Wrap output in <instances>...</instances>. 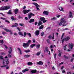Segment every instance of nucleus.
<instances>
[{
    "label": "nucleus",
    "instance_id": "obj_58",
    "mask_svg": "<svg viewBox=\"0 0 74 74\" xmlns=\"http://www.w3.org/2000/svg\"><path fill=\"white\" fill-rule=\"evenodd\" d=\"M5 22H8V23H10V21H8V20H5Z\"/></svg>",
    "mask_w": 74,
    "mask_h": 74
},
{
    "label": "nucleus",
    "instance_id": "obj_1",
    "mask_svg": "<svg viewBox=\"0 0 74 74\" xmlns=\"http://www.w3.org/2000/svg\"><path fill=\"white\" fill-rule=\"evenodd\" d=\"M67 23H66V20L64 19V18H62L61 19V21L59 24V26H61L62 25L63 26H65L67 25Z\"/></svg>",
    "mask_w": 74,
    "mask_h": 74
},
{
    "label": "nucleus",
    "instance_id": "obj_10",
    "mask_svg": "<svg viewBox=\"0 0 74 74\" xmlns=\"http://www.w3.org/2000/svg\"><path fill=\"white\" fill-rule=\"evenodd\" d=\"M33 4L34 5H35L37 10H40V9L38 8V7H39V5L37 3H33Z\"/></svg>",
    "mask_w": 74,
    "mask_h": 74
},
{
    "label": "nucleus",
    "instance_id": "obj_24",
    "mask_svg": "<svg viewBox=\"0 0 74 74\" xmlns=\"http://www.w3.org/2000/svg\"><path fill=\"white\" fill-rule=\"evenodd\" d=\"M42 24V22L41 21H40L38 23V26H40V25H41Z\"/></svg>",
    "mask_w": 74,
    "mask_h": 74
},
{
    "label": "nucleus",
    "instance_id": "obj_7",
    "mask_svg": "<svg viewBox=\"0 0 74 74\" xmlns=\"http://www.w3.org/2000/svg\"><path fill=\"white\" fill-rule=\"evenodd\" d=\"M28 17L29 19H30L32 18V16H34L35 15L32 13H29L28 14Z\"/></svg>",
    "mask_w": 74,
    "mask_h": 74
},
{
    "label": "nucleus",
    "instance_id": "obj_8",
    "mask_svg": "<svg viewBox=\"0 0 74 74\" xmlns=\"http://www.w3.org/2000/svg\"><path fill=\"white\" fill-rule=\"evenodd\" d=\"M40 19L41 21H43V23H45L47 21V20H45V19L44 17H41L40 18Z\"/></svg>",
    "mask_w": 74,
    "mask_h": 74
},
{
    "label": "nucleus",
    "instance_id": "obj_34",
    "mask_svg": "<svg viewBox=\"0 0 74 74\" xmlns=\"http://www.w3.org/2000/svg\"><path fill=\"white\" fill-rule=\"evenodd\" d=\"M25 52H26V53H28V52H30V50H25L24 51Z\"/></svg>",
    "mask_w": 74,
    "mask_h": 74
},
{
    "label": "nucleus",
    "instance_id": "obj_32",
    "mask_svg": "<svg viewBox=\"0 0 74 74\" xmlns=\"http://www.w3.org/2000/svg\"><path fill=\"white\" fill-rule=\"evenodd\" d=\"M43 27H44V25H41L40 27H39V29H43Z\"/></svg>",
    "mask_w": 74,
    "mask_h": 74
},
{
    "label": "nucleus",
    "instance_id": "obj_52",
    "mask_svg": "<svg viewBox=\"0 0 74 74\" xmlns=\"http://www.w3.org/2000/svg\"><path fill=\"white\" fill-rule=\"evenodd\" d=\"M63 36H64V34H63L61 37V39H62L63 38Z\"/></svg>",
    "mask_w": 74,
    "mask_h": 74
},
{
    "label": "nucleus",
    "instance_id": "obj_38",
    "mask_svg": "<svg viewBox=\"0 0 74 74\" xmlns=\"http://www.w3.org/2000/svg\"><path fill=\"white\" fill-rule=\"evenodd\" d=\"M11 19L13 20V21H15V19L14 18L13 16H12L11 17Z\"/></svg>",
    "mask_w": 74,
    "mask_h": 74
},
{
    "label": "nucleus",
    "instance_id": "obj_3",
    "mask_svg": "<svg viewBox=\"0 0 74 74\" xmlns=\"http://www.w3.org/2000/svg\"><path fill=\"white\" fill-rule=\"evenodd\" d=\"M10 7L9 6H5L1 7L0 8V11H4L5 10H7L8 9H10Z\"/></svg>",
    "mask_w": 74,
    "mask_h": 74
},
{
    "label": "nucleus",
    "instance_id": "obj_27",
    "mask_svg": "<svg viewBox=\"0 0 74 74\" xmlns=\"http://www.w3.org/2000/svg\"><path fill=\"white\" fill-rule=\"evenodd\" d=\"M8 14H9V15H11L12 14V13H11V10H10L9 12H8Z\"/></svg>",
    "mask_w": 74,
    "mask_h": 74
},
{
    "label": "nucleus",
    "instance_id": "obj_39",
    "mask_svg": "<svg viewBox=\"0 0 74 74\" xmlns=\"http://www.w3.org/2000/svg\"><path fill=\"white\" fill-rule=\"evenodd\" d=\"M40 53H41L40 52H39L37 53H36V55H37V56H39V55H40Z\"/></svg>",
    "mask_w": 74,
    "mask_h": 74
},
{
    "label": "nucleus",
    "instance_id": "obj_36",
    "mask_svg": "<svg viewBox=\"0 0 74 74\" xmlns=\"http://www.w3.org/2000/svg\"><path fill=\"white\" fill-rule=\"evenodd\" d=\"M27 34L28 36H29V37H31V34H30V33H28Z\"/></svg>",
    "mask_w": 74,
    "mask_h": 74
},
{
    "label": "nucleus",
    "instance_id": "obj_16",
    "mask_svg": "<svg viewBox=\"0 0 74 74\" xmlns=\"http://www.w3.org/2000/svg\"><path fill=\"white\" fill-rule=\"evenodd\" d=\"M36 36H38L40 34V31L38 30L36 31L35 32Z\"/></svg>",
    "mask_w": 74,
    "mask_h": 74
},
{
    "label": "nucleus",
    "instance_id": "obj_31",
    "mask_svg": "<svg viewBox=\"0 0 74 74\" xmlns=\"http://www.w3.org/2000/svg\"><path fill=\"white\" fill-rule=\"evenodd\" d=\"M40 45H36V48L37 49H38L40 48Z\"/></svg>",
    "mask_w": 74,
    "mask_h": 74
},
{
    "label": "nucleus",
    "instance_id": "obj_45",
    "mask_svg": "<svg viewBox=\"0 0 74 74\" xmlns=\"http://www.w3.org/2000/svg\"><path fill=\"white\" fill-rule=\"evenodd\" d=\"M54 59H56V53H55L54 55Z\"/></svg>",
    "mask_w": 74,
    "mask_h": 74
},
{
    "label": "nucleus",
    "instance_id": "obj_55",
    "mask_svg": "<svg viewBox=\"0 0 74 74\" xmlns=\"http://www.w3.org/2000/svg\"><path fill=\"white\" fill-rule=\"evenodd\" d=\"M73 59H74V58H72L71 60V62H73Z\"/></svg>",
    "mask_w": 74,
    "mask_h": 74
},
{
    "label": "nucleus",
    "instance_id": "obj_44",
    "mask_svg": "<svg viewBox=\"0 0 74 74\" xmlns=\"http://www.w3.org/2000/svg\"><path fill=\"white\" fill-rule=\"evenodd\" d=\"M19 25L21 26H23L24 25V24H23V23H20L19 24Z\"/></svg>",
    "mask_w": 74,
    "mask_h": 74
},
{
    "label": "nucleus",
    "instance_id": "obj_20",
    "mask_svg": "<svg viewBox=\"0 0 74 74\" xmlns=\"http://www.w3.org/2000/svg\"><path fill=\"white\" fill-rule=\"evenodd\" d=\"M36 71L37 70H33L31 71V73H36Z\"/></svg>",
    "mask_w": 74,
    "mask_h": 74
},
{
    "label": "nucleus",
    "instance_id": "obj_17",
    "mask_svg": "<svg viewBox=\"0 0 74 74\" xmlns=\"http://www.w3.org/2000/svg\"><path fill=\"white\" fill-rule=\"evenodd\" d=\"M29 70V69H25L24 70H23L22 71V72L23 73H25V72H26V71H28Z\"/></svg>",
    "mask_w": 74,
    "mask_h": 74
},
{
    "label": "nucleus",
    "instance_id": "obj_6",
    "mask_svg": "<svg viewBox=\"0 0 74 74\" xmlns=\"http://www.w3.org/2000/svg\"><path fill=\"white\" fill-rule=\"evenodd\" d=\"M30 11H31L30 10H23V12L24 14H26L29 13V12H30Z\"/></svg>",
    "mask_w": 74,
    "mask_h": 74
},
{
    "label": "nucleus",
    "instance_id": "obj_33",
    "mask_svg": "<svg viewBox=\"0 0 74 74\" xmlns=\"http://www.w3.org/2000/svg\"><path fill=\"white\" fill-rule=\"evenodd\" d=\"M30 43H31V40H29L27 42V44H28L29 45V44H30Z\"/></svg>",
    "mask_w": 74,
    "mask_h": 74
},
{
    "label": "nucleus",
    "instance_id": "obj_59",
    "mask_svg": "<svg viewBox=\"0 0 74 74\" xmlns=\"http://www.w3.org/2000/svg\"><path fill=\"white\" fill-rule=\"evenodd\" d=\"M25 20H28V18H27V17H25Z\"/></svg>",
    "mask_w": 74,
    "mask_h": 74
},
{
    "label": "nucleus",
    "instance_id": "obj_19",
    "mask_svg": "<svg viewBox=\"0 0 74 74\" xmlns=\"http://www.w3.org/2000/svg\"><path fill=\"white\" fill-rule=\"evenodd\" d=\"M59 10L60 11H62L64 12V10H63V8L62 7H60L59 8Z\"/></svg>",
    "mask_w": 74,
    "mask_h": 74
},
{
    "label": "nucleus",
    "instance_id": "obj_41",
    "mask_svg": "<svg viewBox=\"0 0 74 74\" xmlns=\"http://www.w3.org/2000/svg\"><path fill=\"white\" fill-rule=\"evenodd\" d=\"M0 19H3V20H5V19H6L5 18H4L3 17H1Z\"/></svg>",
    "mask_w": 74,
    "mask_h": 74
},
{
    "label": "nucleus",
    "instance_id": "obj_15",
    "mask_svg": "<svg viewBox=\"0 0 74 74\" xmlns=\"http://www.w3.org/2000/svg\"><path fill=\"white\" fill-rule=\"evenodd\" d=\"M37 64H39L40 65L42 66V65L43 64V62H42V61H40L39 62H37Z\"/></svg>",
    "mask_w": 74,
    "mask_h": 74
},
{
    "label": "nucleus",
    "instance_id": "obj_26",
    "mask_svg": "<svg viewBox=\"0 0 74 74\" xmlns=\"http://www.w3.org/2000/svg\"><path fill=\"white\" fill-rule=\"evenodd\" d=\"M15 13V14H17L18 12V9H16L14 11Z\"/></svg>",
    "mask_w": 74,
    "mask_h": 74
},
{
    "label": "nucleus",
    "instance_id": "obj_54",
    "mask_svg": "<svg viewBox=\"0 0 74 74\" xmlns=\"http://www.w3.org/2000/svg\"><path fill=\"white\" fill-rule=\"evenodd\" d=\"M49 39H51V38H52V36H51L50 35L49 36Z\"/></svg>",
    "mask_w": 74,
    "mask_h": 74
},
{
    "label": "nucleus",
    "instance_id": "obj_12",
    "mask_svg": "<svg viewBox=\"0 0 74 74\" xmlns=\"http://www.w3.org/2000/svg\"><path fill=\"white\" fill-rule=\"evenodd\" d=\"M69 18H73V16L72 15V13L71 12H69Z\"/></svg>",
    "mask_w": 74,
    "mask_h": 74
},
{
    "label": "nucleus",
    "instance_id": "obj_37",
    "mask_svg": "<svg viewBox=\"0 0 74 74\" xmlns=\"http://www.w3.org/2000/svg\"><path fill=\"white\" fill-rule=\"evenodd\" d=\"M14 27H16L18 26V24L17 23H15L14 25Z\"/></svg>",
    "mask_w": 74,
    "mask_h": 74
},
{
    "label": "nucleus",
    "instance_id": "obj_4",
    "mask_svg": "<svg viewBox=\"0 0 74 74\" xmlns=\"http://www.w3.org/2000/svg\"><path fill=\"white\" fill-rule=\"evenodd\" d=\"M8 52L9 54H8V56L9 58H11V55H12V49H11V47L9 48V50L8 51Z\"/></svg>",
    "mask_w": 74,
    "mask_h": 74
},
{
    "label": "nucleus",
    "instance_id": "obj_56",
    "mask_svg": "<svg viewBox=\"0 0 74 74\" xmlns=\"http://www.w3.org/2000/svg\"><path fill=\"white\" fill-rule=\"evenodd\" d=\"M26 7L25 6H24L23 8V10H25L26 9Z\"/></svg>",
    "mask_w": 74,
    "mask_h": 74
},
{
    "label": "nucleus",
    "instance_id": "obj_18",
    "mask_svg": "<svg viewBox=\"0 0 74 74\" xmlns=\"http://www.w3.org/2000/svg\"><path fill=\"white\" fill-rule=\"evenodd\" d=\"M18 50L19 51L20 55H22V51H21V49L19 48H18Z\"/></svg>",
    "mask_w": 74,
    "mask_h": 74
},
{
    "label": "nucleus",
    "instance_id": "obj_61",
    "mask_svg": "<svg viewBox=\"0 0 74 74\" xmlns=\"http://www.w3.org/2000/svg\"><path fill=\"white\" fill-rule=\"evenodd\" d=\"M52 69L53 70H55V67H54V66H53L52 67Z\"/></svg>",
    "mask_w": 74,
    "mask_h": 74
},
{
    "label": "nucleus",
    "instance_id": "obj_43",
    "mask_svg": "<svg viewBox=\"0 0 74 74\" xmlns=\"http://www.w3.org/2000/svg\"><path fill=\"white\" fill-rule=\"evenodd\" d=\"M26 34H26V32H25L24 33V37H25V36H26Z\"/></svg>",
    "mask_w": 74,
    "mask_h": 74
},
{
    "label": "nucleus",
    "instance_id": "obj_51",
    "mask_svg": "<svg viewBox=\"0 0 74 74\" xmlns=\"http://www.w3.org/2000/svg\"><path fill=\"white\" fill-rule=\"evenodd\" d=\"M62 64H63V62H62L61 63H60L59 64V66H60V65H61Z\"/></svg>",
    "mask_w": 74,
    "mask_h": 74
},
{
    "label": "nucleus",
    "instance_id": "obj_35",
    "mask_svg": "<svg viewBox=\"0 0 74 74\" xmlns=\"http://www.w3.org/2000/svg\"><path fill=\"white\" fill-rule=\"evenodd\" d=\"M67 47V45H65L64 47V50H66L67 49L66 47Z\"/></svg>",
    "mask_w": 74,
    "mask_h": 74
},
{
    "label": "nucleus",
    "instance_id": "obj_64",
    "mask_svg": "<svg viewBox=\"0 0 74 74\" xmlns=\"http://www.w3.org/2000/svg\"><path fill=\"white\" fill-rule=\"evenodd\" d=\"M67 74H71V73L70 72H68L67 73Z\"/></svg>",
    "mask_w": 74,
    "mask_h": 74
},
{
    "label": "nucleus",
    "instance_id": "obj_23",
    "mask_svg": "<svg viewBox=\"0 0 74 74\" xmlns=\"http://www.w3.org/2000/svg\"><path fill=\"white\" fill-rule=\"evenodd\" d=\"M56 19H57V18L55 17H53L51 18V20L52 21H55V20H56Z\"/></svg>",
    "mask_w": 74,
    "mask_h": 74
},
{
    "label": "nucleus",
    "instance_id": "obj_42",
    "mask_svg": "<svg viewBox=\"0 0 74 74\" xmlns=\"http://www.w3.org/2000/svg\"><path fill=\"white\" fill-rule=\"evenodd\" d=\"M44 34V32H42L41 34V36H43Z\"/></svg>",
    "mask_w": 74,
    "mask_h": 74
},
{
    "label": "nucleus",
    "instance_id": "obj_11",
    "mask_svg": "<svg viewBox=\"0 0 74 74\" xmlns=\"http://www.w3.org/2000/svg\"><path fill=\"white\" fill-rule=\"evenodd\" d=\"M23 46L24 48H26L27 47H29V44H27V43H23Z\"/></svg>",
    "mask_w": 74,
    "mask_h": 74
},
{
    "label": "nucleus",
    "instance_id": "obj_9",
    "mask_svg": "<svg viewBox=\"0 0 74 74\" xmlns=\"http://www.w3.org/2000/svg\"><path fill=\"white\" fill-rule=\"evenodd\" d=\"M69 49H73V47H74V45L72 43H69Z\"/></svg>",
    "mask_w": 74,
    "mask_h": 74
},
{
    "label": "nucleus",
    "instance_id": "obj_40",
    "mask_svg": "<svg viewBox=\"0 0 74 74\" xmlns=\"http://www.w3.org/2000/svg\"><path fill=\"white\" fill-rule=\"evenodd\" d=\"M4 59V58L2 56H0V59L3 60Z\"/></svg>",
    "mask_w": 74,
    "mask_h": 74
},
{
    "label": "nucleus",
    "instance_id": "obj_46",
    "mask_svg": "<svg viewBox=\"0 0 74 74\" xmlns=\"http://www.w3.org/2000/svg\"><path fill=\"white\" fill-rule=\"evenodd\" d=\"M64 41H65V38H64L62 40V43H63L64 42Z\"/></svg>",
    "mask_w": 74,
    "mask_h": 74
},
{
    "label": "nucleus",
    "instance_id": "obj_53",
    "mask_svg": "<svg viewBox=\"0 0 74 74\" xmlns=\"http://www.w3.org/2000/svg\"><path fill=\"white\" fill-rule=\"evenodd\" d=\"M61 53H59L58 54V56H61Z\"/></svg>",
    "mask_w": 74,
    "mask_h": 74
},
{
    "label": "nucleus",
    "instance_id": "obj_2",
    "mask_svg": "<svg viewBox=\"0 0 74 74\" xmlns=\"http://www.w3.org/2000/svg\"><path fill=\"white\" fill-rule=\"evenodd\" d=\"M8 61V59H7V60H6V62L5 60H3V65L1 66V68H4V67H7V66L8 65L7 64L9 63V62Z\"/></svg>",
    "mask_w": 74,
    "mask_h": 74
},
{
    "label": "nucleus",
    "instance_id": "obj_22",
    "mask_svg": "<svg viewBox=\"0 0 74 74\" xmlns=\"http://www.w3.org/2000/svg\"><path fill=\"white\" fill-rule=\"evenodd\" d=\"M27 64L28 65V66H31V65L33 64V63L31 62H29L27 63Z\"/></svg>",
    "mask_w": 74,
    "mask_h": 74
},
{
    "label": "nucleus",
    "instance_id": "obj_49",
    "mask_svg": "<svg viewBox=\"0 0 74 74\" xmlns=\"http://www.w3.org/2000/svg\"><path fill=\"white\" fill-rule=\"evenodd\" d=\"M47 42H48V43H49V42H50L49 41V39H47L46 40Z\"/></svg>",
    "mask_w": 74,
    "mask_h": 74
},
{
    "label": "nucleus",
    "instance_id": "obj_57",
    "mask_svg": "<svg viewBox=\"0 0 74 74\" xmlns=\"http://www.w3.org/2000/svg\"><path fill=\"white\" fill-rule=\"evenodd\" d=\"M60 15H59L57 16V17L58 18H59V17H60Z\"/></svg>",
    "mask_w": 74,
    "mask_h": 74
},
{
    "label": "nucleus",
    "instance_id": "obj_62",
    "mask_svg": "<svg viewBox=\"0 0 74 74\" xmlns=\"http://www.w3.org/2000/svg\"><path fill=\"white\" fill-rule=\"evenodd\" d=\"M47 30H49L50 29V27H48L47 28Z\"/></svg>",
    "mask_w": 74,
    "mask_h": 74
},
{
    "label": "nucleus",
    "instance_id": "obj_48",
    "mask_svg": "<svg viewBox=\"0 0 74 74\" xmlns=\"http://www.w3.org/2000/svg\"><path fill=\"white\" fill-rule=\"evenodd\" d=\"M32 41L34 43L35 42H36V40H35V39H32Z\"/></svg>",
    "mask_w": 74,
    "mask_h": 74
},
{
    "label": "nucleus",
    "instance_id": "obj_21",
    "mask_svg": "<svg viewBox=\"0 0 74 74\" xmlns=\"http://www.w3.org/2000/svg\"><path fill=\"white\" fill-rule=\"evenodd\" d=\"M34 22V19H31L30 20L29 23H31L32 22Z\"/></svg>",
    "mask_w": 74,
    "mask_h": 74
},
{
    "label": "nucleus",
    "instance_id": "obj_14",
    "mask_svg": "<svg viewBox=\"0 0 74 74\" xmlns=\"http://www.w3.org/2000/svg\"><path fill=\"white\" fill-rule=\"evenodd\" d=\"M65 40L66 41H69L70 39V38L69 36H67L65 37Z\"/></svg>",
    "mask_w": 74,
    "mask_h": 74
},
{
    "label": "nucleus",
    "instance_id": "obj_5",
    "mask_svg": "<svg viewBox=\"0 0 74 74\" xmlns=\"http://www.w3.org/2000/svg\"><path fill=\"white\" fill-rule=\"evenodd\" d=\"M49 49H48V47H46L45 49L44 50V52H47L48 53V54L49 55H50L51 54V53H50V51L48 50Z\"/></svg>",
    "mask_w": 74,
    "mask_h": 74
},
{
    "label": "nucleus",
    "instance_id": "obj_25",
    "mask_svg": "<svg viewBox=\"0 0 74 74\" xmlns=\"http://www.w3.org/2000/svg\"><path fill=\"white\" fill-rule=\"evenodd\" d=\"M30 56V55H26L24 56V57L25 58H29Z\"/></svg>",
    "mask_w": 74,
    "mask_h": 74
},
{
    "label": "nucleus",
    "instance_id": "obj_60",
    "mask_svg": "<svg viewBox=\"0 0 74 74\" xmlns=\"http://www.w3.org/2000/svg\"><path fill=\"white\" fill-rule=\"evenodd\" d=\"M10 32V34H12V32H11V30L10 32Z\"/></svg>",
    "mask_w": 74,
    "mask_h": 74
},
{
    "label": "nucleus",
    "instance_id": "obj_63",
    "mask_svg": "<svg viewBox=\"0 0 74 74\" xmlns=\"http://www.w3.org/2000/svg\"><path fill=\"white\" fill-rule=\"evenodd\" d=\"M37 25V22H36L35 23V25Z\"/></svg>",
    "mask_w": 74,
    "mask_h": 74
},
{
    "label": "nucleus",
    "instance_id": "obj_29",
    "mask_svg": "<svg viewBox=\"0 0 74 74\" xmlns=\"http://www.w3.org/2000/svg\"><path fill=\"white\" fill-rule=\"evenodd\" d=\"M18 34L20 35V36H21L22 37H23V34H22V32H19L18 33Z\"/></svg>",
    "mask_w": 74,
    "mask_h": 74
},
{
    "label": "nucleus",
    "instance_id": "obj_28",
    "mask_svg": "<svg viewBox=\"0 0 74 74\" xmlns=\"http://www.w3.org/2000/svg\"><path fill=\"white\" fill-rule=\"evenodd\" d=\"M5 30L6 32H11V30L8 29H4Z\"/></svg>",
    "mask_w": 74,
    "mask_h": 74
},
{
    "label": "nucleus",
    "instance_id": "obj_50",
    "mask_svg": "<svg viewBox=\"0 0 74 74\" xmlns=\"http://www.w3.org/2000/svg\"><path fill=\"white\" fill-rule=\"evenodd\" d=\"M1 43L2 44H3L4 43V41L3 40H1Z\"/></svg>",
    "mask_w": 74,
    "mask_h": 74
},
{
    "label": "nucleus",
    "instance_id": "obj_13",
    "mask_svg": "<svg viewBox=\"0 0 74 74\" xmlns=\"http://www.w3.org/2000/svg\"><path fill=\"white\" fill-rule=\"evenodd\" d=\"M44 15H48V12L46 11H45L43 13Z\"/></svg>",
    "mask_w": 74,
    "mask_h": 74
},
{
    "label": "nucleus",
    "instance_id": "obj_30",
    "mask_svg": "<svg viewBox=\"0 0 74 74\" xmlns=\"http://www.w3.org/2000/svg\"><path fill=\"white\" fill-rule=\"evenodd\" d=\"M36 45V44L31 45L30 46L31 48H33V47H34V46H35Z\"/></svg>",
    "mask_w": 74,
    "mask_h": 74
},
{
    "label": "nucleus",
    "instance_id": "obj_47",
    "mask_svg": "<svg viewBox=\"0 0 74 74\" xmlns=\"http://www.w3.org/2000/svg\"><path fill=\"white\" fill-rule=\"evenodd\" d=\"M6 34V32H2V34H3V35H5Z\"/></svg>",
    "mask_w": 74,
    "mask_h": 74
}]
</instances>
